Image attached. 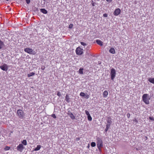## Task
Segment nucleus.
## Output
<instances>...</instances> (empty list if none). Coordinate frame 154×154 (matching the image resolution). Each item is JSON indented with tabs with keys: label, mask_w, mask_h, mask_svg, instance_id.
I'll return each instance as SVG.
<instances>
[{
	"label": "nucleus",
	"mask_w": 154,
	"mask_h": 154,
	"mask_svg": "<svg viewBox=\"0 0 154 154\" xmlns=\"http://www.w3.org/2000/svg\"><path fill=\"white\" fill-rule=\"evenodd\" d=\"M142 99L143 101L146 104H148L149 103V100L150 99L149 96L147 94H145L142 96Z\"/></svg>",
	"instance_id": "f257e3e1"
},
{
	"label": "nucleus",
	"mask_w": 154,
	"mask_h": 154,
	"mask_svg": "<svg viewBox=\"0 0 154 154\" xmlns=\"http://www.w3.org/2000/svg\"><path fill=\"white\" fill-rule=\"evenodd\" d=\"M18 116L20 119H23L24 116V112L21 109H18L17 111Z\"/></svg>",
	"instance_id": "f03ea898"
},
{
	"label": "nucleus",
	"mask_w": 154,
	"mask_h": 154,
	"mask_svg": "<svg viewBox=\"0 0 154 154\" xmlns=\"http://www.w3.org/2000/svg\"><path fill=\"white\" fill-rule=\"evenodd\" d=\"M75 52L77 54L81 55L83 53V49L79 47H78L75 50Z\"/></svg>",
	"instance_id": "7ed1b4c3"
},
{
	"label": "nucleus",
	"mask_w": 154,
	"mask_h": 154,
	"mask_svg": "<svg viewBox=\"0 0 154 154\" xmlns=\"http://www.w3.org/2000/svg\"><path fill=\"white\" fill-rule=\"evenodd\" d=\"M116 74V71L114 68H112L111 69L110 75L111 76V79L112 80H113Z\"/></svg>",
	"instance_id": "20e7f679"
},
{
	"label": "nucleus",
	"mask_w": 154,
	"mask_h": 154,
	"mask_svg": "<svg viewBox=\"0 0 154 154\" xmlns=\"http://www.w3.org/2000/svg\"><path fill=\"white\" fill-rule=\"evenodd\" d=\"M16 149L17 150L20 152H22L24 149V147L22 144L20 143L17 146Z\"/></svg>",
	"instance_id": "39448f33"
},
{
	"label": "nucleus",
	"mask_w": 154,
	"mask_h": 154,
	"mask_svg": "<svg viewBox=\"0 0 154 154\" xmlns=\"http://www.w3.org/2000/svg\"><path fill=\"white\" fill-rule=\"evenodd\" d=\"M97 145L98 147L99 148L102 147L103 146L102 141L101 138L98 137L97 139Z\"/></svg>",
	"instance_id": "423d86ee"
},
{
	"label": "nucleus",
	"mask_w": 154,
	"mask_h": 154,
	"mask_svg": "<svg viewBox=\"0 0 154 154\" xmlns=\"http://www.w3.org/2000/svg\"><path fill=\"white\" fill-rule=\"evenodd\" d=\"M0 68L3 70L7 71L8 70V66L5 63L3 65L0 66Z\"/></svg>",
	"instance_id": "0eeeda50"
},
{
	"label": "nucleus",
	"mask_w": 154,
	"mask_h": 154,
	"mask_svg": "<svg viewBox=\"0 0 154 154\" xmlns=\"http://www.w3.org/2000/svg\"><path fill=\"white\" fill-rule=\"evenodd\" d=\"M80 95L81 97H84L86 99H88L90 97L89 95L86 94L85 93L83 92H81L80 94Z\"/></svg>",
	"instance_id": "6e6552de"
},
{
	"label": "nucleus",
	"mask_w": 154,
	"mask_h": 154,
	"mask_svg": "<svg viewBox=\"0 0 154 154\" xmlns=\"http://www.w3.org/2000/svg\"><path fill=\"white\" fill-rule=\"evenodd\" d=\"M24 51L25 52L30 54H32L33 53V50L31 48H25Z\"/></svg>",
	"instance_id": "1a4fd4ad"
},
{
	"label": "nucleus",
	"mask_w": 154,
	"mask_h": 154,
	"mask_svg": "<svg viewBox=\"0 0 154 154\" xmlns=\"http://www.w3.org/2000/svg\"><path fill=\"white\" fill-rule=\"evenodd\" d=\"M120 12L121 10L119 8H117L115 10L113 14L114 15L117 16L120 14Z\"/></svg>",
	"instance_id": "9d476101"
},
{
	"label": "nucleus",
	"mask_w": 154,
	"mask_h": 154,
	"mask_svg": "<svg viewBox=\"0 0 154 154\" xmlns=\"http://www.w3.org/2000/svg\"><path fill=\"white\" fill-rule=\"evenodd\" d=\"M67 114L72 119H75V116L72 112L69 111L67 113Z\"/></svg>",
	"instance_id": "9b49d317"
},
{
	"label": "nucleus",
	"mask_w": 154,
	"mask_h": 154,
	"mask_svg": "<svg viewBox=\"0 0 154 154\" xmlns=\"http://www.w3.org/2000/svg\"><path fill=\"white\" fill-rule=\"evenodd\" d=\"M112 119L110 117H107V124L111 125L112 123Z\"/></svg>",
	"instance_id": "f8f14e48"
},
{
	"label": "nucleus",
	"mask_w": 154,
	"mask_h": 154,
	"mask_svg": "<svg viewBox=\"0 0 154 154\" xmlns=\"http://www.w3.org/2000/svg\"><path fill=\"white\" fill-rule=\"evenodd\" d=\"M109 52L112 54H115V50L113 48H111L109 50Z\"/></svg>",
	"instance_id": "ddd939ff"
},
{
	"label": "nucleus",
	"mask_w": 154,
	"mask_h": 154,
	"mask_svg": "<svg viewBox=\"0 0 154 154\" xmlns=\"http://www.w3.org/2000/svg\"><path fill=\"white\" fill-rule=\"evenodd\" d=\"M96 42L97 43L100 45L101 46H102L103 45V42L101 41L100 40H96Z\"/></svg>",
	"instance_id": "4468645a"
},
{
	"label": "nucleus",
	"mask_w": 154,
	"mask_h": 154,
	"mask_svg": "<svg viewBox=\"0 0 154 154\" xmlns=\"http://www.w3.org/2000/svg\"><path fill=\"white\" fill-rule=\"evenodd\" d=\"M40 11L41 12L45 14L47 13V11L44 8H41L40 9Z\"/></svg>",
	"instance_id": "2eb2a0df"
},
{
	"label": "nucleus",
	"mask_w": 154,
	"mask_h": 154,
	"mask_svg": "<svg viewBox=\"0 0 154 154\" xmlns=\"http://www.w3.org/2000/svg\"><path fill=\"white\" fill-rule=\"evenodd\" d=\"M108 94V92L107 91H105L103 93V96L104 97H106Z\"/></svg>",
	"instance_id": "dca6fc26"
},
{
	"label": "nucleus",
	"mask_w": 154,
	"mask_h": 154,
	"mask_svg": "<svg viewBox=\"0 0 154 154\" xmlns=\"http://www.w3.org/2000/svg\"><path fill=\"white\" fill-rule=\"evenodd\" d=\"M148 81L151 83L154 84V78H150L148 79Z\"/></svg>",
	"instance_id": "f3484780"
},
{
	"label": "nucleus",
	"mask_w": 154,
	"mask_h": 154,
	"mask_svg": "<svg viewBox=\"0 0 154 154\" xmlns=\"http://www.w3.org/2000/svg\"><path fill=\"white\" fill-rule=\"evenodd\" d=\"M65 100L68 103L70 102L68 94H66V96Z\"/></svg>",
	"instance_id": "a211bd4d"
},
{
	"label": "nucleus",
	"mask_w": 154,
	"mask_h": 154,
	"mask_svg": "<svg viewBox=\"0 0 154 154\" xmlns=\"http://www.w3.org/2000/svg\"><path fill=\"white\" fill-rule=\"evenodd\" d=\"M35 74V73L33 72L30 73H29L28 74V77H30L31 76L34 75Z\"/></svg>",
	"instance_id": "6ab92c4d"
},
{
	"label": "nucleus",
	"mask_w": 154,
	"mask_h": 154,
	"mask_svg": "<svg viewBox=\"0 0 154 154\" xmlns=\"http://www.w3.org/2000/svg\"><path fill=\"white\" fill-rule=\"evenodd\" d=\"M41 147V146L40 145H38L37 146V147L35 148V149L34 150L36 151L39 150L40 149Z\"/></svg>",
	"instance_id": "aec40b11"
},
{
	"label": "nucleus",
	"mask_w": 154,
	"mask_h": 154,
	"mask_svg": "<svg viewBox=\"0 0 154 154\" xmlns=\"http://www.w3.org/2000/svg\"><path fill=\"white\" fill-rule=\"evenodd\" d=\"M3 42L1 41L0 40V49H1L2 48L3 46Z\"/></svg>",
	"instance_id": "412c9836"
},
{
	"label": "nucleus",
	"mask_w": 154,
	"mask_h": 154,
	"mask_svg": "<svg viewBox=\"0 0 154 154\" xmlns=\"http://www.w3.org/2000/svg\"><path fill=\"white\" fill-rule=\"evenodd\" d=\"M22 144H23L24 145H27V141L26 140H24L22 142Z\"/></svg>",
	"instance_id": "4be33fe9"
},
{
	"label": "nucleus",
	"mask_w": 154,
	"mask_h": 154,
	"mask_svg": "<svg viewBox=\"0 0 154 154\" xmlns=\"http://www.w3.org/2000/svg\"><path fill=\"white\" fill-rule=\"evenodd\" d=\"M83 68H80L79 70V72L81 74H83Z\"/></svg>",
	"instance_id": "5701e85b"
},
{
	"label": "nucleus",
	"mask_w": 154,
	"mask_h": 154,
	"mask_svg": "<svg viewBox=\"0 0 154 154\" xmlns=\"http://www.w3.org/2000/svg\"><path fill=\"white\" fill-rule=\"evenodd\" d=\"M88 119L89 121H91L92 120V118L90 115L88 116Z\"/></svg>",
	"instance_id": "b1692460"
},
{
	"label": "nucleus",
	"mask_w": 154,
	"mask_h": 154,
	"mask_svg": "<svg viewBox=\"0 0 154 154\" xmlns=\"http://www.w3.org/2000/svg\"><path fill=\"white\" fill-rule=\"evenodd\" d=\"M91 146L92 147H94L96 146V143L94 142H92L91 143Z\"/></svg>",
	"instance_id": "393cba45"
},
{
	"label": "nucleus",
	"mask_w": 154,
	"mask_h": 154,
	"mask_svg": "<svg viewBox=\"0 0 154 154\" xmlns=\"http://www.w3.org/2000/svg\"><path fill=\"white\" fill-rule=\"evenodd\" d=\"M10 147L7 146L5 147V148H4V149L6 151L10 149Z\"/></svg>",
	"instance_id": "a878e982"
},
{
	"label": "nucleus",
	"mask_w": 154,
	"mask_h": 154,
	"mask_svg": "<svg viewBox=\"0 0 154 154\" xmlns=\"http://www.w3.org/2000/svg\"><path fill=\"white\" fill-rule=\"evenodd\" d=\"M85 114H86L88 116L90 115L89 112L88 111L85 110Z\"/></svg>",
	"instance_id": "bb28decb"
},
{
	"label": "nucleus",
	"mask_w": 154,
	"mask_h": 154,
	"mask_svg": "<svg viewBox=\"0 0 154 154\" xmlns=\"http://www.w3.org/2000/svg\"><path fill=\"white\" fill-rule=\"evenodd\" d=\"M91 4L93 6H95V5L96 3L94 2L93 1H92L91 2Z\"/></svg>",
	"instance_id": "cd10ccee"
},
{
	"label": "nucleus",
	"mask_w": 154,
	"mask_h": 154,
	"mask_svg": "<svg viewBox=\"0 0 154 154\" xmlns=\"http://www.w3.org/2000/svg\"><path fill=\"white\" fill-rule=\"evenodd\" d=\"M73 26L72 24H70L69 26V28L70 29H71L72 28Z\"/></svg>",
	"instance_id": "c85d7f7f"
},
{
	"label": "nucleus",
	"mask_w": 154,
	"mask_h": 154,
	"mask_svg": "<svg viewBox=\"0 0 154 154\" xmlns=\"http://www.w3.org/2000/svg\"><path fill=\"white\" fill-rule=\"evenodd\" d=\"M81 44L83 46H85L87 45L84 42H81Z\"/></svg>",
	"instance_id": "c756f323"
},
{
	"label": "nucleus",
	"mask_w": 154,
	"mask_h": 154,
	"mask_svg": "<svg viewBox=\"0 0 154 154\" xmlns=\"http://www.w3.org/2000/svg\"><path fill=\"white\" fill-rule=\"evenodd\" d=\"M51 116L52 117H53L54 119L56 118V115H55V114H52Z\"/></svg>",
	"instance_id": "7c9ffc66"
},
{
	"label": "nucleus",
	"mask_w": 154,
	"mask_h": 154,
	"mask_svg": "<svg viewBox=\"0 0 154 154\" xmlns=\"http://www.w3.org/2000/svg\"><path fill=\"white\" fill-rule=\"evenodd\" d=\"M57 95L58 96L60 97L61 95L60 92L59 91H58Z\"/></svg>",
	"instance_id": "2f4dec72"
},
{
	"label": "nucleus",
	"mask_w": 154,
	"mask_h": 154,
	"mask_svg": "<svg viewBox=\"0 0 154 154\" xmlns=\"http://www.w3.org/2000/svg\"><path fill=\"white\" fill-rule=\"evenodd\" d=\"M110 125H111L107 124L106 125V127L109 128L110 127Z\"/></svg>",
	"instance_id": "473e14b6"
},
{
	"label": "nucleus",
	"mask_w": 154,
	"mask_h": 154,
	"mask_svg": "<svg viewBox=\"0 0 154 154\" xmlns=\"http://www.w3.org/2000/svg\"><path fill=\"white\" fill-rule=\"evenodd\" d=\"M26 2L27 4H29L30 2V0H26Z\"/></svg>",
	"instance_id": "72a5a7b5"
},
{
	"label": "nucleus",
	"mask_w": 154,
	"mask_h": 154,
	"mask_svg": "<svg viewBox=\"0 0 154 154\" xmlns=\"http://www.w3.org/2000/svg\"><path fill=\"white\" fill-rule=\"evenodd\" d=\"M103 16L105 17H107L108 16V15L106 14H103Z\"/></svg>",
	"instance_id": "f704fd0d"
},
{
	"label": "nucleus",
	"mask_w": 154,
	"mask_h": 154,
	"mask_svg": "<svg viewBox=\"0 0 154 154\" xmlns=\"http://www.w3.org/2000/svg\"><path fill=\"white\" fill-rule=\"evenodd\" d=\"M127 117L128 118H129L130 116V114L129 113H128L127 115Z\"/></svg>",
	"instance_id": "c9c22d12"
},
{
	"label": "nucleus",
	"mask_w": 154,
	"mask_h": 154,
	"mask_svg": "<svg viewBox=\"0 0 154 154\" xmlns=\"http://www.w3.org/2000/svg\"><path fill=\"white\" fill-rule=\"evenodd\" d=\"M106 1L109 3H110L112 0H106Z\"/></svg>",
	"instance_id": "e433bc0d"
},
{
	"label": "nucleus",
	"mask_w": 154,
	"mask_h": 154,
	"mask_svg": "<svg viewBox=\"0 0 154 154\" xmlns=\"http://www.w3.org/2000/svg\"><path fill=\"white\" fill-rule=\"evenodd\" d=\"M149 119L151 120H154V118H153V117H149Z\"/></svg>",
	"instance_id": "4c0bfd02"
},
{
	"label": "nucleus",
	"mask_w": 154,
	"mask_h": 154,
	"mask_svg": "<svg viewBox=\"0 0 154 154\" xmlns=\"http://www.w3.org/2000/svg\"><path fill=\"white\" fill-rule=\"evenodd\" d=\"M108 129H109L108 128H107L106 127V128L105 129V131L106 132L108 130Z\"/></svg>",
	"instance_id": "58836bf2"
},
{
	"label": "nucleus",
	"mask_w": 154,
	"mask_h": 154,
	"mask_svg": "<svg viewBox=\"0 0 154 154\" xmlns=\"http://www.w3.org/2000/svg\"><path fill=\"white\" fill-rule=\"evenodd\" d=\"M134 121L135 122H136V123H137L138 122V121L136 119H135L134 120Z\"/></svg>",
	"instance_id": "ea45409f"
},
{
	"label": "nucleus",
	"mask_w": 154,
	"mask_h": 154,
	"mask_svg": "<svg viewBox=\"0 0 154 154\" xmlns=\"http://www.w3.org/2000/svg\"><path fill=\"white\" fill-rule=\"evenodd\" d=\"M41 69H42L44 70L45 69V67H42Z\"/></svg>",
	"instance_id": "a19ab883"
},
{
	"label": "nucleus",
	"mask_w": 154,
	"mask_h": 154,
	"mask_svg": "<svg viewBox=\"0 0 154 154\" xmlns=\"http://www.w3.org/2000/svg\"><path fill=\"white\" fill-rule=\"evenodd\" d=\"M145 140H146L147 139V137L146 136L145 137Z\"/></svg>",
	"instance_id": "79ce46f5"
},
{
	"label": "nucleus",
	"mask_w": 154,
	"mask_h": 154,
	"mask_svg": "<svg viewBox=\"0 0 154 154\" xmlns=\"http://www.w3.org/2000/svg\"><path fill=\"white\" fill-rule=\"evenodd\" d=\"M89 146H89V144H88V146H87V147H88V148H89Z\"/></svg>",
	"instance_id": "37998d69"
},
{
	"label": "nucleus",
	"mask_w": 154,
	"mask_h": 154,
	"mask_svg": "<svg viewBox=\"0 0 154 154\" xmlns=\"http://www.w3.org/2000/svg\"><path fill=\"white\" fill-rule=\"evenodd\" d=\"M76 140H79V138H77Z\"/></svg>",
	"instance_id": "c03bdc74"
}]
</instances>
